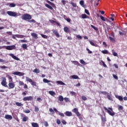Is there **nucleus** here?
I'll list each match as a JSON object with an SVG mask.
<instances>
[{"label": "nucleus", "mask_w": 127, "mask_h": 127, "mask_svg": "<svg viewBox=\"0 0 127 127\" xmlns=\"http://www.w3.org/2000/svg\"><path fill=\"white\" fill-rule=\"evenodd\" d=\"M47 2H48V3H49V4H50L51 6H50V5L46 3L45 4V6L46 7H47L48 8H49V9H51V10H53V7H56V5H55V4H54V3L48 0H46Z\"/></svg>", "instance_id": "obj_1"}, {"label": "nucleus", "mask_w": 127, "mask_h": 127, "mask_svg": "<svg viewBox=\"0 0 127 127\" xmlns=\"http://www.w3.org/2000/svg\"><path fill=\"white\" fill-rule=\"evenodd\" d=\"M103 108L105 111H107V113L109 114V115H110V116H111L112 117H114V116L116 115V113L113 110V108L109 107L108 108H108H107V107H104Z\"/></svg>", "instance_id": "obj_2"}, {"label": "nucleus", "mask_w": 127, "mask_h": 127, "mask_svg": "<svg viewBox=\"0 0 127 127\" xmlns=\"http://www.w3.org/2000/svg\"><path fill=\"white\" fill-rule=\"evenodd\" d=\"M21 18L23 20H30L32 17L29 14H24L22 16Z\"/></svg>", "instance_id": "obj_3"}, {"label": "nucleus", "mask_w": 127, "mask_h": 127, "mask_svg": "<svg viewBox=\"0 0 127 127\" xmlns=\"http://www.w3.org/2000/svg\"><path fill=\"white\" fill-rule=\"evenodd\" d=\"M2 81L1 82V85L5 88H7V82H6V78L5 77H2L1 78Z\"/></svg>", "instance_id": "obj_4"}, {"label": "nucleus", "mask_w": 127, "mask_h": 127, "mask_svg": "<svg viewBox=\"0 0 127 127\" xmlns=\"http://www.w3.org/2000/svg\"><path fill=\"white\" fill-rule=\"evenodd\" d=\"M26 80L27 82H29V83H31L32 86H36V82L32 81V79H31L29 77H26Z\"/></svg>", "instance_id": "obj_5"}, {"label": "nucleus", "mask_w": 127, "mask_h": 127, "mask_svg": "<svg viewBox=\"0 0 127 127\" xmlns=\"http://www.w3.org/2000/svg\"><path fill=\"white\" fill-rule=\"evenodd\" d=\"M5 48L7 50H15V49H16V47H15V45L6 46Z\"/></svg>", "instance_id": "obj_6"}, {"label": "nucleus", "mask_w": 127, "mask_h": 127, "mask_svg": "<svg viewBox=\"0 0 127 127\" xmlns=\"http://www.w3.org/2000/svg\"><path fill=\"white\" fill-rule=\"evenodd\" d=\"M7 14L9 15V16H16L17 15V13L11 11H7Z\"/></svg>", "instance_id": "obj_7"}, {"label": "nucleus", "mask_w": 127, "mask_h": 127, "mask_svg": "<svg viewBox=\"0 0 127 127\" xmlns=\"http://www.w3.org/2000/svg\"><path fill=\"white\" fill-rule=\"evenodd\" d=\"M72 113H74V114H75V115H76L77 117H80L81 116V115L80 114V113H79V111H78V109L77 108H74L72 110Z\"/></svg>", "instance_id": "obj_8"}, {"label": "nucleus", "mask_w": 127, "mask_h": 127, "mask_svg": "<svg viewBox=\"0 0 127 127\" xmlns=\"http://www.w3.org/2000/svg\"><path fill=\"white\" fill-rule=\"evenodd\" d=\"M13 75H16L17 76H23L25 73L20 71H15L13 72Z\"/></svg>", "instance_id": "obj_9"}, {"label": "nucleus", "mask_w": 127, "mask_h": 127, "mask_svg": "<svg viewBox=\"0 0 127 127\" xmlns=\"http://www.w3.org/2000/svg\"><path fill=\"white\" fill-rule=\"evenodd\" d=\"M32 100H33V97H32V96L25 97H24L23 99V100L24 101H32Z\"/></svg>", "instance_id": "obj_10"}, {"label": "nucleus", "mask_w": 127, "mask_h": 127, "mask_svg": "<svg viewBox=\"0 0 127 127\" xmlns=\"http://www.w3.org/2000/svg\"><path fill=\"white\" fill-rule=\"evenodd\" d=\"M52 31H53V33H54V34L56 35L57 38H59V37H60V35H59V33H58V31L55 29H53Z\"/></svg>", "instance_id": "obj_11"}, {"label": "nucleus", "mask_w": 127, "mask_h": 127, "mask_svg": "<svg viewBox=\"0 0 127 127\" xmlns=\"http://www.w3.org/2000/svg\"><path fill=\"white\" fill-rule=\"evenodd\" d=\"M8 87V89H13L15 87V84L13 82H9Z\"/></svg>", "instance_id": "obj_12"}, {"label": "nucleus", "mask_w": 127, "mask_h": 127, "mask_svg": "<svg viewBox=\"0 0 127 127\" xmlns=\"http://www.w3.org/2000/svg\"><path fill=\"white\" fill-rule=\"evenodd\" d=\"M9 56L12 57V58H13V59H14V60H16L17 61H19V58H18L16 56L13 55V54H9Z\"/></svg>", "instance_id": "obj_13"}, {"label": "nucleus", "mask_w": 127, "mask_h": 127, "mask_svg": "<svg viewBox=\"0 0 127 127\" xmlns=\"http://www.w3.org/2000/svg\"><path fill=\"white\" fill-rule=\"evenodd\" d=\"M115 98H116V99H118L119 101H124V98H123V97H122L121 96L116 95H115Z\"/></svg>", "instance_id": "obj_14"}, {"label": "nucleus", "mask_w": 127, "mask_h": 127, "mask_svg": "<svg viewBox=\"0 0 127 127\" xmlns=\"http://www.w3.org/2000/svg\"><path fill=\"white\" fill-rule=\"evenodd\" d=\"M64 114L67 117H72V112H71L66 111Z\"/></svg>", "instance_id": "obj_15"}, {"label": "nucleus", "mask_w": 127, "mask_h": 127, "mask_svg": "<svg viewBox=\"0 0 127 127\" xmlns=\"http://www.w3.org/2000/svg\"><path fill=\"white\" fill-rule=\"evenodd\" d=\"M101 121L103 125H105V124H106V122H107V118H106V117H103L101 116Z\"/></svg>", "instance_id": "obj_16"}, {"label": "nucleus", "mask_w": 127, "mask_h": 127, "mask_svg": "<svg viewBox=\"0 0 127 127\" xmlns=\"http://www.w3.org/2000/svg\"><path fill=\"white\" fill-rule=\"evenodd\" d=\"M31 36H32V37H34L35 39H37V38H38L37 34H36L35 33H31Z\"/></svg>", "instance_id": "obj_17"}, {"label": "nucleus", "mask_w": 127, "mask_h": 127, "mask_svg": "<svg viewBox=\"0 0 127 127\" xmlns=\"http://www.w3.org/2000/svg\"><path fill=\"white\" fill-rule=\"evenodd\" d=\"M101 20H103V21H109L108 18L104 17V16L100 15V16Z\"/></svg>", "instance_id": "obj_18"}, {"label": "nucleus", "mask_w": 127, "mask_h": 127, "mask_svg": "<svg viewBox=\"0 0 127 127\" xmlns=\"http://www.w3.org/2000/svg\"><path fill=\"white\" fill-rule=\"evenodd\" d=\"M5 119H6V120H12V116L11 115H6L5 116Z\"/></svg>", "instance_id": "obj_19"}, {"label": "nucleus", "mask_w": 127, "mask_h": 127, "mask_svg": "<svg viewBox=\"0 0 127 127\" xmlns=\"http://www.w3.org/2000/svg\"><path fill=\"white\" fill-rule=\"evenodd\" d=\"M100 65H102H102L103 66H104V67H105V68H107L108 67V66H107V64H105V62L103 61H101L99 62Z\"/></svg>", "instance_id": "obj_20"}, {"label": "nucleus", "mask_w": 127, "mask_h": 127, "mask_svg": "<svg viewBox=\"0 0 127 127\" xmlns=\"http://www.w3.org/2000/svg\"><path fill=\"white\" fill-rule=\"evenodd\" d=\"M31 125L33 127H39V125L37 123H32Z\"/></svg>", "instance_id": "obj_21"}, {"label": "nucleus", "mask_w": 127, "mask_h": 127, "mask_svg": "<svg viewBox=\"0 0 127 127\" xmlns=\"http://www.w3.org/2000/svg\"><path fill=\"white\" fill-rule=\"evenodd\" d=\"M64 32H66V33L68 32H70V30L69 29V28H68V27H64Z\"/></svg>", "instance_id": "obj_22"}, {"label": "nucleus", "mask_w": 127, "mask_h": 127, "mask_svg": "<svg viewBox=\"0 0 127 127\" xmlns=\"http://www.w3.org/2000/svg\"><path fill=\"white\" fill-rule=\"evenodd\" d=\"M33 72L34 73H36L37 74H38V73H40V70H39V69H38L37 68H35L33 70Z\"/></svg>", "instance_id": "obj_23"}, {"label": "nucleus", "mask_w": 127, "mask_h": 127, "mask_svg": "<svg viewBox=\"0 0 127 127\" xmlns=\"http://www.w3.org/2000/svg\"><path fill=\"white\" fill-rule=\"evenodd\" d=\"M49 94H50V95H51V96H55L56 95L55 92L52 91H49Z\"/></svg>", "instance_id": "obj_24"}, {"label": "nucleus", "mask_w": 127, "mask_h": 127, "mask_svg": "<svg viewBox=\"0 0 127 127\" xmlns=\"http://www.w3.org/2000/svg\"><path fill=\"white\" fill-rule=\"evenodd\" d=\"M56 83L59 85H65V83L63 82L62 81H57Z\"/></svg>", "instance_id": "obj_25"}, {"label": "nucleus", "mask_w": 127, "mask_h": 127, "mask_svg": "<svg viewBox=\"0 0 127 127\" xmlns=\"http://www.w3.org/2000/svg\"><path fill=\"white\" fill-rule=\"evenodd\" d=\"M59 100H60V102H63V101H64V98H63V96H62V95L59 96Z\"/></svg>", "instance_id": "obj_26"}, {"label": "nucleus", "mask_w": 127, "mask_h": 127, "mask_svg": "<svg viewBox=\"0 0 127 127\" xmlns=\"http://www.w3.org/2000/svg\"><path fill=\"white\" fill-rule=\"evenodd\" d=\"M28 120V117L25 116L23 118L22 122H27Z\"/></svg>", "instance_id": "obj_27"}, {"label": "nucleus", "mask_w": 127, "mask_h": 127, "mask_svg": "<svg viewBox=\"0 0 127 127\" xmlns=\"http://www.w3.org/2000/svg\"><path fill=\"white\" fill-rule=\"evenodd\" d=\"M16 6V4H15L14 3H10L9 5V7H15V6Z\"/></svg>", "instance_id": "obj_28"}, {"label": "nucleus", "mask_w": 127, "mask_h": 127, "mask_svg": "<svg viewBox=\"0 0 127 127\" xmlns=\"http://www.w3.org/2000/svg\"><path fill=\"white\" fill-rule=\"evenodd\" d=\"M15 104L17 106V107H22V106H23V104L19 102H16Z\"/></svg>", "instance_id": "obj_29"}, {"label": "nucleus", "mask_w": 127, "mask_h": 127, "mask_svg": "<svg viewBox=\"0 0 127 127\" xmlns=\"http://www.w3.org/2000/svg\"><path fill=\"white\" fill-rule=\"evenodd\" d=\"M102 53H103V54H109V52L108 51V50H104L102 51Z\"/></svg>", "instance_id": "obj_30"}, {"label": "nucleus", "mask_w": 127, "mask_h": 127, "mask_svg": "<svg viewBox=\"0 0 127 127\" xmlns=\"http://www.w3.org/2000/svg\"><path fill=\"white\" fill-rule=\"evenodd\" d=\"M41 36H42V37L43 38H44L45 39H47L48 38V37L47 36L43 34H41Z\"/></svg>", "instance_id": "obj_31"}, {"label": "nucleus", "mask_w": 127, "mask_h": 127, "mask_svg": "<svg viewBox=\"0 0 127 127\" xmlns=\"http://www.w3.org/2000/svg\"><path fill=\"white\" fill-rule=\"evenodd\" d=\"M43 81L44 82V83H50V80H48L46 78H44Z\"/></svg>", "instance_id": "obj_32"}, {"label": "nucleus", "mask_w": 127, "mask_h": 127, "mask_svg": "<svg viewBox=\"0 0 127 127\" xmlns=\"http://www.w3.org/2000/svg\"><path fill=\"white\" fill-rule=\"evenodd\" d=\"M124 109V107L121 105H118V110L122 111Z\"/></svg>", "instance_id": "obj_33"}, {"label": "nucleus", "mask_w": 127, "mask_h": 127, "mask_svg": "<svg viewBox=\"0 0 127 127\" xmlns=\"http://www.w3.org/2000/svg\"><path fill=\"white\" fill-rule=\"evenodd\" d=\"M79 62L81 63V64H82V65H86V62L83 60H80Z\"/></svg>", "instance_id": "obj_34"}, {"label": "nucleus", "mask_w": 127, "mask_h": 127, "mask_svg": "<svg viewBox=\"0 0 127 127\" xmlns=\"http://www.w3.org/2000/svg\"><path fill=\"white\" fill-rule=\"evenodd\" d=\"M107 98L110 101H113V98L111 97V95L108 94L107 96Z\"/></svg>", "instance_id": "obj_35"}, {"label": "nucleus", "mask_w": 127, "mask_h": 127, "mask_svg": "<svg viewBox=\"0 0 127 127\" xmlns=\"http://www.w3.org/2000/svg\"><path fill=\"white\" fill-rule=\"evenodd\" d=\"M71 62L72 63H77V65L78 66H80V67H81L82 66V64H80V63H79V62H77V61H71Z\"/></svg>", "instance_id": "obj_36"}, {"label": "nucleus", "mask_w": 127, "mask_h": 127, "mask_svg": "<svg viewBox=\"0 0 127 127\" xmlns=\"http://www.w3.org/2000/svg\"><path fill=\"white\" fill-rule=\"evenodd\" d=\"M22 47L23 48V49H26L27 50V45L25 44H23Z\"/></svg>", "instance_id": "obj_37"}, {"label": "nucleus", "mask_w": 127, "mask_h": 127, "mask_svg": "<svg viewBox=\"0 0 127 127\" xmlns=\"http://www.w3.org/2000/svg\"><path fill=\"white\" fill-rule=\"evenodd\" d=\"M69 94L71 95V96H76V92L74 91H70Z\"/></svg>", "instance_id": "obj_38"}, {"label": "nucleus", "mask_w": 127, "mask_h": 127, "mask_svg": "<svg viewBox=\"0 0 127 127\" xmlns=\"http://www.w3.org/2000/svg\"><path fill=\"white\" fill-rule=\"evenodd\" d=\"M81 16H82V18H83V19H85V18H87V16L86 14H82Z\"/></svg>", "instance_id": "obj_39"}, {"label": "nucleus", "mask_w": 127, "mask_h": 127, "mask_svg": "<svg viewBox=\"0 0 127 127\" xmlns=\"http://www.w3.org/2000/svg\"><path fill=\"white\" fill-rule=\"evenodd\" d=\"M70 3L73 7H76V6H77V4H76V3H74V2H71Z\"/></svg>", "instance_id": "obj_40"}, {"label": "nucleus", "mask_w": 127, "mask_h": 127, "mask_svg": "<svg viewBox=\"0 0 127 127\" xmlns=\"http://www.w3.org/2000/svg\"><path fill=\"white\" fill-rule=\"evenodd\" d=\"M65 17H67L66 16V15H64V19H66V21H67V22H71V19H70V18H65Z\"/></svg>", "instance_id": "obj_41"}, {"label": "nucleus", "mask_w": 127, "mask_h": 127, "mask_svg": "<svg viewBox=\"0 0 127 127\" xmlns=\"http://www.w3.org/2000/svg\"><path fill=\"white\" fill-rule=\"evenodd\" d=\"M72 79H79V77L76 75H72Z\"/></svg>", "instance_id": "obj_42"}, {"label": "nucleus", "mask_w": 127, "mask_h": 127, "mask_svg": "<svg viewBox=\"0 0 127 127\" xmlns=\"http://www.w3.org/2000/svg\"><path fill=\"white\" fill-rule=\"evenodd\" d=\"M91 27L94 29V30H96V31H98V28L97 27H95V26L93 25H91Z\"/></svg>", "instance_id": "obj_43"}, {"label": "nucleus", "mask_w": 127, "mask_h": 127, "mask_svg": "<svg viewBox=\"0 0 127 127\" xmlns=\"http://www.w3.org/2000/svg\"><path fill=\"white\" fill-rule=\"evenodd\" d=\"M1 69H7L8 67L5 65H1L0 66Z\"/></svg>", "instance_id": "obj_44"}, {"label": "nucleus", "mask_w": 127, "mask_h": 127, "mask_svg": "<svg viewBox=\"0 0 127 127\" xmlns=\"http://www.w3.org/2000/svg\"><path fill=\"white\" fill-rule=\"evenodd\" d=\"M64 100L65 101V102H66V103H68V102H70V99H69V98H68L67 97L64 98Z\"/></svg>", "instance_id": "obj_45"}, {"label": "nucleus", "mask_w": 127, "mask_h": 127, "mask_svg": "<svg viewBox=\"0 0 127 127\" xmlns=\"http://www.w3.org/2000/svg\"><path fill=\"white\" fill-rule=\"evenodd\" d=\"M84 11H85V13H86V14H87V15H90V12H89V10H88V9H85Z\"/></svg>", "instance_id": "obj_46"}, {"label": "nucleus", "mask_w": 127, "mask_h": 127, "mask_svg": "<svg viewBox=\"0 0 127 127\" xmlns=\"http://www.w3.org/2000/svg\"><path fill=\"white\" fill-rule=\"evenodd\" d=\"M79 3H80V5H81L82 6H84V0H80L79 2Z\"/></svg>", "instance_id": "obj_47"}, {"label": "nucleus", "mask_w": 127, "mask_h": 127, "mask_svg": "<svg viewBox=\"0 0 127 127\" xmlns=\"http://www.w3.org/2000/svg\"><path fill=\"white\" fill-rule=\"evenodd\" d=\"M19 84L20 86H24V82H23V81H19Z\"/></svg>", "instance_id": "obj_48"}, {"label": "nucleus", "mask_w": 127, "mask_h": 127, "mask_svg": "<svg viewBox=\"0 0 127 127\" xmlns=\"http://www.w3.org/2000/svg\"><path fill=\"white\" fill-rule=\"evenodd\" d=\"M24 113H25V114H29V113H30V110H29V109L24 110Z\"/></svg>", "instance_id": "obj_49"}, {"label": "nucleus", "mask_w": 127, "mask_h": 127, "mask_svg": "<svg viewBox=\"0 0 127 127\" xmlns=\"http://www.w3.org/2000/svg\"><path fill=\"white\" fill-rule=\"evenodd\" d=\"M8 79H9V80H10L9 81V83H10V82H12L13 79H12V77L11 76H8Z\"/></svg>", "instance_id": "obj_50"}, {"label": "nucleus", "mask_w": 127, "mask_h": 127, "mask_svg": "<svg viewBox=\"0 0 127 127\" xmlns=\"http://www.w3.org/2000/svg\"><path fill=\"white\" fill-rule=\"evenodd\" d=\"M86 50L88 53V54H92V53H93V52L92 51H91L90 50V49H88V48H86Z\"/></svg>", "instance_id": "obj_51"}, {"label": "nucleus", "mask_w": 127, "mask_h": 127, "mask_svg": "<svg viewBox=\"0 0 127 127\" xmlns=\"http://www.w3.org/2000/svg\"><path fill=\"white\" fill-rule=\"evenodd\" d=\"M109 39L110 41H112V42H115V39L113 38L112 37H109Z\"/></svg>", "instance_id": "obj_52"}, {"label": "nucleus", "mask_w": 127, "mask_h": 127, "mask_svg": "<svg viewBox=\"0 0 127 127\" xmlns=\"http://www.w3.org/2000/svg\"><path fill=\"white\" fill-rule=\"evenodd\" d=\"M89 43L92 45V46H96V44L94 43V42H92L91 41H89Z\"/></svg>", "instance_id": "obj_53"}, {"label": "nucleus", "mask_w": 127, "mask_h": 127, "mask_svg": "<svg viewBox=\"0 0 127 127\" xmlns=\"http://www.w3.org/2000/svg\"><path fill=\"white\" fill-rule=\"evenodd\" d=\"M101 94H102V95H104L105 96H106V95H108V92H106V91H102L101 92Z\"/></svg>", "instance_id": "obj_54"}, {"label": "nucleus", "mask_w": 127, "mask_h": 127, "mask_svg": "<svg viewBox=\"0 0 127 127\" xmlns=\"http://www.w3.org/2000/svg\"><path fill=\"white\" fill-rule=\"evenodd\" d=\"M113 78H114V79H116V80H118V79H119V77H118V76H117L116 74H113Z\"/></svg>", "instance_id": "obj_55"}, {"label": "nucleus", "mask_w": 127, "mask_h": 127, "mask_svg": "<svg viewBox=\"0 0 127 127\" xmlns=\"http://www.w3.org/2000/svg\"><path fill=\"white\" fill-rule=\"evenodd\" d=\"M81 98L83 101H87V98L86 96H82Z\"/></svg>", "instance_id": "obj_56"}, {"label": "nucleus", "mask_w": 127, "mask_h": 127, "mask_svg": "<svg viewBox=\"0 0 127 127\" xmlns=\"http://www.w3.org/2000/svg\"><path fill=\"white\" fill-rule=\"evenodd\" d=\"M62 123L64 125H67V122L64 120H62Z\"/></svg>", "instance_id": "obj_57"}, {"label": "nucleus", "mask_w": 127, "mask_h": 127, "mask_svg": "<svg viewBox=\"0 0 127 127\" xmlns=\"http://www.w3.org/2000/svg\"><path fill=\"white\" fill-rule=\"evenodd\" d=\"M59 116H61V117H65V115H64V114L61 112H59Z\"/></svg>", "instance_id": "obj_58"}, {"label": "nucleus", "mask_w": 127, "mask_h": 127, "mask_svg": "<svg viewBox=\"0 0 127 127\" xmlns=\"http://www.w3.org/2000/svg\"><path fill=\"white\" fill-rule=\"evenodd\" d=\"M39 111V108L37 106L35 107V112H38Z\"/></svg>", "instance_id": "obj_59"}, {"label": "nucleus", "mask_w": 127, "mask_h": 127, "mask_svg": "<svg viewBox=\"0 0 127 127\" xmlns=\"http://www.w3.org/2000/svg\"><path fill=\"white\" fill-rule=\"evenodd\" d=\"M119 34L120 35H121V36H123L124 35H126V34L123 33L122 32L119 31Z\"/></svg>", "instance_id": "obj_60"}, {"label": "nucleus", "mask_w": 127, "mask_h": 127, "mask_svg": "<svg viewBox=\"0 0 127 127\" xmlns=\"http://www.w3.org/2000/svg\"><path fill=\"white\" fill-rule=\"evenodd\" d=\"M57 124L58 125H60V124H61V121H60V120L59 119L57 120Z\"/></svg>", "instance_id": "obj_61"}, {"label": "nucleus", "mask_w": 127, "mask_h": 127, "mask_svg": "<svg viewBox=\"0 0 127 127\" xmlns=\"http://www.w3.org/2000/svg\"><path fill=\"white\" fill-rule=\"evenodd\" d=\"M61 2L63 4H64V5H65V4H66V0H62Z\"/></svg>", "instance_id": "obj_62"}, {"label": "nucleus", "mask_w": 127, "mask_h": 127, "mask_svg": "<svg viewBox=\"0 0 127 127\" xmlns=\"http://www.w3.org/2000/svg\"><path fill=\"white\" fill-rule=\"evenodd\" d=\"M49 111L50 112V113H52V114H54V110H53V109H52V108H50L49 109Z\"/></svg>", "instance_id": "obj_63"}, {"label": "nucleus", "mask_w": 127, "mask_h": 127, "mask_svg": "<svg viewBox=\"0 0 127 127\" xmlns=\"http://www.w3.org/2000/svg\"><path fill=\"white\" fill-rule=\"evenodd\" d=\"M44 126L45 127H49V124H48V123L47 122H44Z\"/></svg>", "instance_id": "obj_64"}]
</instances>
